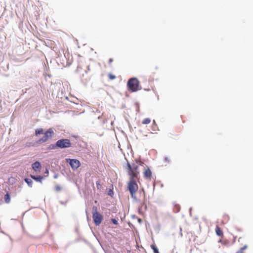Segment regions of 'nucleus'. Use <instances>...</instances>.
<instances>
[{
    "instance_id": "1",
    "label": "nucleus",
    "mask_w": 253,
    "mask_h": 253,
    "mask_svg": "<svg viewBox=\"0 0 253 253\" xmlns=\"http://www.w3.org/2000/svg\"><path fill=\"white\" fill-rule=\"evenodd\" d=\"M126 168L128 174H151L149 167L141 161H135L131 164L127 162Z\"/></svg>"
},
{
    "instance_id": "2",
    "label": "nucleus",
    "mask_w": 253,
    "mask_h": 253,
    "mask_svg": "<svg viewBox=\"0 0 253 253\" xmlns=\"http://www.w3.org/2000/svg\"><path fill=\"white\" fill-rule=\"evenodd\" d=\"M136 175H132L127 183V189L132 198H135V193L138 189V186L136 183Z\"/></svg>"
},
{
    "instance_id": "3",
    "label": "nucleus",
    "mask_w": 253,
    "mask_h": 253,
    "mask_svg": "<svg viewBox=\"0 0 253 253\" xmlns=\"http://www.w3.org/2000/svg\"><path fill=\"white\" fill-rule=\"evenodd\" d=\"M127 86L129 90L132 92H135L139 89V82L137 79L135 78H130L127 82Z\"/></svg>"
},
{
    "instance_id": "4",
    "label": "nucleus",
    "mask_w": 253,
    "mask_h": 253,
    "mask_svg": "<svg viewBox=\"0 0 253 253\" xmlns=\"http://www.w3.org/2000/svg\"><path fill=\"white\" fill-rule=\"evenodd\" d=\"M43 136L37 141L38 143L41 144L46 142L49 138L53 136L54 131L52 128H49L43 133Z\"/></svg>"
},
{
    "instance_id": "5",
    "label": "nucleus",
    "mask_w": 253,
    "mask_h": 253,
    "mask_svg": "<svg viewBox=\"0 0 253 253\" xmlns=\"http://www.w3.org/2000/svg\"><path fill=\"white\" fill-rule=\"evenodd\" d=\"M71 144L70 140L68 139H62L56 142V146L60 148H65L71 147Z\"/></svg>"
},
{
    "instance_id": "6",
    "label": "nucleus",
    "mask_w": 253,
    "mask_h": 253,
    "mask_svg": "<svg viewBox=\"0 0 253 253\" xmlns=\"http://www.w3.org/2000/svg\"><path fill=\"white\" fill-rule=\"evenodd\" d=\"M92 218L96 225H99L102 221L103 216L100 213L96 211V208H95V211L93 212Z\"/></svg>"
},
{
    "instance_id": "7",
    "label": "nucleus",
    "mask_w": 253,
    "mask_h": 253,
    "mask_svg": "<svg viewBox=\"0 0 253 253\" xmlns=\"http://www.w3.org/2000/svg\"><path fill=\"white\" fill-rule=\"evenodd\" d=\"M67 162L69 161V164L71 167L73 169H77L79 167L80 163L79 160L76 159H68L67 160Z\"/></svg>"
},
{
    "instance_id": "8",
    "label": "nucleus",
    "mask_w": 253,
    "mask_h": 253,
    "mask_svg": "<svg viewBox=\"0 0 253 253\" xmlns=\"http://www.w3.org/2000/svg\"><path fill=\"white\" fill-rule=\"evenodd\" d=\"M33 169L36 172L40 171L41 169V165L40 162L37 161L32 165Z\"/></svg>"
},
{
    "instance_id": "9",
    "label": "nucleus",
    "mask_w": 253,
    "mask_h": 253,
    "mask_svg": "<svg viewBox=\"0 0 253 253\" xmlns=\"http://www.w3.org/2000/svg\"><path fill=\"white\" fill-rule=\"evenodd\" d=\"M229 220V217L228 215L224 214L222 216V219L219 221L220 225H224L228 222Z\"/></svg>"
},
{
    "instance_id": "10",
    "label": "nucleus",
    "mask_w": 253,
    "mask_h": 253,
    "mask_svg": "<svg viewBox=\"0 0 253 253\" xmlns=\"http://www.w3.org/2000/svg\"><path fill=\"white\" fill-rule=\"evenodd\" d=\"M215 233L217 235L221 237H223V233L218 225H217L215 228Z\"/></svg>"
},
{
    "instance_id": "11",
    "label": "nucleus",
    "mask_w": 253,
    "mask_h": 253,
    "mask_svg": "<svg viewBox=\"0 0 253 253\" xmlns=\"http://www.w3.org/2000/svg\"><path fill=\"white\" fill-rule=\"evenodd\" d=\"M33 179H35L37 181L41 182L43 178V176H41L40 175H31Z\"/></svg>"
},
{
    "instance_id": "12",
    "label": "nucleus",
    "mask_w": 253,
    "mask_h": 253,
    "mask_svg": "<svg viewBox=\"0 0 253 253\" xmlns=\"http://www.w3.org/2000/svg\"><path fill=\"white\" fill-rule=\"evenodd\" d=\"M180 210V207L178 204H175L174 205L173 211L175 212H178Z\"/></svg>"
},
{
    "instance_id": "13",
    "label": "nucleus",
    "mask_w": 253,
    "mask_h": 253,
    "mask_svg": "<svg viewBox=\"0 0 253 253\" xmlns=\"http://www.w3.org/2000/svg\"><path fill=\"white\" fill-rule=\"evenodd\" d=\"M42 133H44L43 130L42 128L37 129L35 130L36 136H38L39 135H40L41 134H42Z\"/></svg>"
},
{
    "instance_id": "14",
    "label": "nucleus",
    "mask_w": 253,
    "mask_h": 253,
    "mask_svg": "<svg viewBox=\"0 0 253 253\" xmlns=\"http://www.w3.org/2000/svg\"><path fill=\"white\" fill-rule=\"evenodd\" d=\"M4 201L6 203H9L10 201V195L8 193L4 196Z\"/></svg>"
},
{
    "instance_id": "15",
    "label": "nucleus",
    "mask_w": 253,
    "mask_h": 253,
    "mask_svg": "<svg viewBox=\"0 0 253 253\" xmlns=\"http://www.w3.org/2000/svg\"><path fill=\"white\" fill-rule=\"evenodd\" d=\"M151 248L153 250L154 253H159L158 249L155 244L151 245Z\"/></svg>"
},
{
    "instance_id": "16",
    "label": "nucleus",
    "mask_w": 253,
    "mask_h": 253,
    "mask_svg": "<svg viewBox=\"0 0 253 253\" xmlns=\"http://www.w3.org/2000/svg\"><path fill=\"white\" fill-rule=\"evenodd\" d=\"M25 181L29 186H32V180L31 178H25Z\"/></svg>"
},
{
    "instance_id": "17",
    "label": "nucleus",
    "mask_w": 253,
    "mask_h": 253,
    "mask_svg": "<svg viewBox=\"0 0 253 253\" xmlns=\"http://www.w3.org/2000/svg\"><path fill=\"white\" fill-rule=\"evenodd\" d=\"M151 122V120L149 118H145L144 119L143 121H142V124H145V125H147V124H148L150 123Z\"/></svg>"
},
{
    "instance_id": "18",
    "label": "nucleus",
    "mask_w": 253,
    "mask_h": 253,
    "mask_svg": "<svg viewBox=\"0 0 253 253\" xmlns=\"http://www.w3.org/2000/svg\"><path fill=\"white\" fill-rule=\"evenodd\" d=\"M108 77H109V78L111 80H114V79H116V78L115 75H114L111 73H109L108 74Z\"/></svg>"
},
{
    "instance_id": "19",
    "label": "nucleus",
    "mask_w": 253,
    "mask_h": 253,
    "mask_svg": "<svg viewBox=\"0 0 253 253\" xmlns=\"http://www.w3.org/2000/svg\"><path fill=\"white\" fill-rule=\"evenodd\" d=\"M108 194L111 196H112L114 194V192L112 190L110 189L108 191Z\"/></svg>"
},
{
    "instance_id": "20",
    "label": "nucleus",
    "mask_w": 253,
    "mask_h": 253,
    "mask_svg": "<svg viewBox=\"0 0 253 253\" xmlns=\"http://www.w3.org/2000/svg\"><path fill=\"white\" fill-rule=\"evenodd\" d=\"M56 147H57L56 144H55V145L52 144V145H49V148L52 149H55Z\"/></svg>"
},
{
    "instance_id": "21",
    "label": "nucleus",
    "mask_w": 253,
    "mask_h": 253,
    "mask_svg": "<svg viewBox=\"0 0 253 253\" xmlns=\"http://www.w3.org/2000/svg\"><path fill=\"white\" fill-rule=\"evenodd\" d=\"M55 189L57 191H59L61 190V188L59 185H56L55 187Z\"/></svg>"
},
{
    "instance_id": "22",
    "label": "nucleus",
    "mask_w": 253,
    "mask_h": 253,
    "mask_svg": "<svg viewBox=\"0 0 253 253\" xmlns=\"http://www.w3.org/2000/svg\"><path fill=\"white\" fill-rule=\"evenodd\" d=\"M112 222L114 224H118V221L115 219H112Z\"/></svg>"
},
{
    "instance_id": "23",
    "label": "nucleus",
    "mask_w": 253,
    "mask_h": 253,
    "mask_svg": "<svg viewBox=\"0 0 253 253\" xmlns=\"http://www.w3.org/2000/svg\"><path fill=\"white\" fill-rule=\"evenodd\" d=\"M164 160H165V161L166 162H167V163L169 162V161H170V160H169V158H168V157H166V158H164Z\"/></svg>"
},
{
    "instance_id": "24",
    "label": "nucleus",
    "mask_w": 253,
    "mask_h": 253,
    "mask_svg": "<svg viewBox=\"0 0 253 253\" xmlns=\"http://www.w3.org/2000/svg\"><path fill=\"white\" fill-rule=\"evenodd\" d=\"M151 176V175H148V174L145 175V176L146 177V178H150Z\"/></svg>"
},
{
    "instance_id": "25",
    "label": "nucleus",
    "mask_w": 253,
    "mask_h": 253,
    "mask_svg": "<svg viewBox=\"0 0 253 253\" xmlns=\"http://www.w3.org/2000/svg\"><path fill=\"white\" fill-rule=\"evenodd\" d=\"M96 185H97V187L98 188H99V186H101L100 184H99V182H98V181L96 182Z\"/></svg>"
},
{
    "instance_id": "26",
    "label": "nucleus",
    "mask_w": 253,
    "mask_h": 253,
    "mask_svg": "<svg viewBox=\"0 0 253 253\" xmlns=\"http://www.w3.org/2000/svg\"><path fill=\"white\" fill-rule=\"evenodd\" d=\"M113 61V59L112 58H110V59L109 60V64H111Z\"/></svg>"
},
{
    "instance_id": "27",
    "label": "nucleus",
    "mask_w": 253,
    "mask_h": 253,
    "mask_svg": "<svg viewBox=\"0 0 253 253\" xmlns=\"http://www.w3.org/2000/svg\"><path fill=\"white\" fill-rule=\"evenodd\" d=\"M218 242L222 243L223 241H222V239H220L219 241H218Z\"/></svg>"
},
{
    "instance_id": "28",
    "label": "nucleus",
    "mask_w": 253,
    "mask_h": 253,
    "mask_svg": "<svg viewBox=\"0 0 253 253\" xmlns=\"http://www.w3.org/2000/svg\"><path fill=\"white\" fill-rule=\"evenodd\" d=\"M54 177V178H57V175H55Z\"/></svg>"
},
{
    "instance_id": "29",
    "label": "nucleus",
    "mask_w": 253,
    "mask_h": 253,
    "mask_svg": "<svg viewBox=\"0 0 253 253\" xmlns=\"http://www.w3.org/2000/svg\"><path fill=\"white\" fill-rule=\"evenodd\" d=\"M46 172L48 173V171L47 170H46Z\"/></svg>"
}]
</instances>
